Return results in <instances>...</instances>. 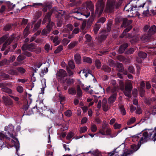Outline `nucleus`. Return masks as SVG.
I'll use <instances>...</instances> for the list:
<instances>
[{"instance_id":"obj_39","label":"nucleus","mask_w":156,"mask_h":156,"mask_svg":"<svg viewBox=\"0 0 156 156\" xmlns=\"http://www.w3.org/2000/svg\"><path fill=\"white\" fill-rule=\"evenodd\" d=\"M41 20L38 21L34 25L33 29L34 31H35L40 27Z\"/></svg>"},{"instance_id":"obj_10","label":"nucleus","mask_w":156,"mask_h":156,"mask_svg":"<svg viewBox=\"0 0 156 156\" xmlns=\"http://www.w3.org/2000/svg\"><path fill=\"white\" fill-rule=\"evenodd\" d=\"M7 85L6 83H0V88L2 89V91L9 94H11L12 93V91L11 89L6 87Z\"/></svg>"},{"instance_id":"obj_26","label":"nucleus","mask_w":156,"mask_h":156,"mask_svg":"<svg viewBox=\"0 0 156 156\" xmlns=\"http://www.w3.org/2000/svg\"><path fill=\"white\" fill-rule=\"evenodd\" d=\"M132 27L131 26H129L120 35V37L121 38L123 37L124 36H125V34L126 33L128 32L129 31L131 30Z\"/></svg>"},{"instance_id":"obj_44","label":"nucleus","mask_w":156,"mask_h":156,"mask_svg":"<svg viewBox=\"0 0 156 156\" xmlns=\"http://www.w3.org/2000/svg\"><path fill=\"white\" fill-rule=\"evenodd\" d=\"M140 39L142 41H147L149 39V36L144 34L140 37Z\"/></svg>"},{"instance_id":"obj_33","label":"nucleus","mask_w":156,"mask_h":156,"mask_svg":"<svg viewBox=\"0 0 156 156\" xmlns=\"http://www.w3.org/2000/svg\"><path fill=\"white\" fill-rule=\"evenodd\" d=\"M66 83L69 85H70L73 84L74 82V80L73 79L67 78L66 79Z\"/></svg>"},{"instance_id":"obj_7","label":"nucleus","mask_w":156,"mask_h":156,"mask_svg":"<svg viewBox=\"0 0 156 156\" xmlns=\"http://www.w3.org/2000/svg\"><path fill=\"white\" fill-rule=\"evenodd\" d=\"M57 76L60 79V82L62 83H65L66 82V79L64 77L67 76L66 72L64 69H60L57 73Z\"/></svg>"},{"instance_id":"obj_47","label":"nucleus","mask_w":156,"mask_h":156,"mask_svg":"<svg viewBox=\"0 0 156 156\" xmlns=\"http://www.w3.org/2000/svg\"><path fill=\"white\" fill-rule=\"evenodd\" d=\"M63 49V46L62 45H60L56 49L55 51L54 52L55 53H57L60 52Z\"/></svg>"},{"instance_id":"obj_14","label":"nucleus","mask_w":156,"mask_h":156,"mask_svg":"<svg viewBox=\"0 0 156 156\" xmlns=\"http://www.w3.org/2000/svg\"><path fill=\"white\" fill-rule=\"evenodd\" d=\"M67 29H64L63 33H65L66 32L67 33L66 34H64L63 36L66 37L67 36V35L69 33V31H71L73 28V27L72 25L70 24H68L67 26Z\"/></svg>"},{"instance_id":"obj_9","label":"nucleus","mask_w":156,"mask_h":156,"mask_svg":"<svg viewBox=\"0 0 156 156\" xmlns=\"http://www.w3.org/2000/svg\"><path fill=\"white\" fill-rule=\"evenodd\" d=\"M116 2L112 1H108L106 5V9L111 11L114 8H117L118 5Z\"/></svg>"},{"instance_id":"obj_18","label":"nucleus","mask_w":156,"mask_h":156,"mask_svg":"<svg viewBox=\"0 0 156 156\" xmlns=\"http://www.w3.org/2000/svg\"><path fill=\"white\" fill-rule=\"evenodd\" d=\"M107 101L106 99H104L102 100V106L104 111L106 112L108 110V107L107 105Z\"/></svg>"},{"instance_id":"obj_48","label":"nucleus","mask_w":156,"mask_h":156,"mask_svg":"<svg viewBox=\"0 0 156 156\" xmlns=\"http://www.w3.org/2000/svg\"><path fill=\"white\" fill-rule=\"evenodd\" d=\"M43 5V4L41 3H33L32 5L30 6L32 7H34L35 8L39 6Z\"/></svg>"},{"instance_id":"obj_60","label":"nucleus","mask_w":156,"mask_h":156,"mask_svg":"<svg viewBox=\"0 0 156 156\" xmlns=\"http://www.w3.org/2000/svg\"><path fill=\"white\" fill-rule=\"evenodd\" d=\"M65 114L66 116L69 117L71 115L72 112L70 110H67L65 112Z\"/></svg>"},{"instance_id":"obj_5","label":"nucleus","mask_w":156,"mask_h":156,"mask_svg":"<svg viewBox=\"0 0 156 156\" xmlns=\"http://www.w3.org/2000/svg\"><path fill=\"white\" fill-rule=\"evenodd\" d=\"M139 148V147L135 144L131 145V150L125 149V151L121 156H127L133 153L134 152L137 151Z\"/></svg>"},{"instance_id":"obj_55","label":"nucleus","mask_w":156,"mask_h":156,"mask_svg":"<svg viewBox=\"0 0 156 156\" xmlns=\"http://www.w3.org/2000/svg\"><path fill=\"white\" fill-rule=\"evenodd\" d=\"M7 38V36H5L1 37L0 38V45L3 43Z\"/></svg>"},{"instance_id":"obj_42","label":"nucleus","mask_w":156,"mask_h":156,"mask_svg":"<svg viewBox=\"0 0 156 156\" xmlns=\"http://www.w3.org/2000/svg\"><path fill=\"white\" fill-rule=\"evenodd\" d=\"M121 113L123 115H124L126 114V112L125 110L124 107L122 105H120L119 106Z\"/></svg>"},{"instance_id":"obj_2","label":"nucleus","mask_w":156,"mask_h":156,"mask_svg":"<svg viewBox=\"0 0 156 156\" xmlns=\"http://www.w3.org/2000/svg\"><path fill=\"white\" fill-rule=\"evenodd\" d=\"M136 7L138 9L142 8L144 9L143 12V15L144 16H148L149 15V7L152 3V2L150 0H147L144 1L142 0H138L136 2Z\"/></svg>"},{"instance_id":"obj_28","label":"nucleus","mask_w":156,"mask_h":156,"mask_svg":"<svg viewBox=\"0 0 156 156\" xmlns=\"http://www.w3.org/2000/svg\"><path fill=\"white\" fill-rule=\"evenodd\" d=\"M30 26L28 24L25 28L24 32H23V34L24 36V37H27L29 34L28 30L30 28Z\"/></svg>"},{"instance_id":"obj_27","label":"nucleus","mask_w":156,"mask_h":156,"mask_svg":"<svg viewBox=\"0 0 156 156\" xmlns=\"http://www.w3.org/2000/svg\"><path fill=\"white\" fill-rule=\"evenodd\" d=\"M8 73L12 75H19V73L17 70L12 69L8 71Z\"/></svg>"},{"instance_id":"obj_41","label":"nucleus","mask_w":156,"mask_h":156,"mask_svg":"<svg viewBox=\"0 0 156 156\" xmlns=\"http://www.w3.org/2000/svg\"><path fill=\"white\" fill-rule=\"evenodd\" d=\"M102 69L105 71L108 72H109L111 71V69L108 66L106 65L103 66Z\"/></svg>"},{"instance_id":"obj_59","label":"nucleus","mask_w":156,"mask_h":156,"mask_svg":"<svg viewBox=\"0 0 156 156\" xmlns=\"http://www.w3.org/2000/svg\"><path fill=\"white\" fill-rule=\"evenodd\" d=\"M69 40L66 38L64 39L62 41V43L64 45H67L69 42Z\"/></svg>"},{"instance_id":"obj_13","label":"nucleus","mask_w":156,"mask_h":156,"mask_svg":"<svg viewBox=\"0 0 156 156\" xmlns=\"http://www.w3.org/2000/svg\"><path fill=\"white\" fill-rule=\"evenodd\" d=\"M2 98L5 105L6 106L12 105L13 104L12 100L5 96H3Z\"/></svg>"},{"instance_id":"obj_46","label":"nucleus","mask_w":156,"mask_h":156,"mask_svg":"<svg viewBox=\"0 0 156 156\" xmlns=\"http://www.w3.org/2000/svg\"><path fill=\"white\" fill-rule=\"evenodd\" d=\"M136 120V118L133 117L131 119L128 121L127 122V124L128 125H130L132 124Z\"/></svg>"},{"instance_id":"obj_12","label":"nucleus","mask_w":156,"mask_h":156,"mask_svg":"<svg viewBox=\"0 0 156 156\" xmlns=\"http://www.w3.org/2000/svg\"><path fill=\"white\" fill-rule=\"evenodd\" d=\"M111 133V129H108L106 130L105 128L102 127V128L100 129L99 133H100L103 135H110Z\"/></svg>"},{"instance_id":"obj_30","label":"nucleus","mask_w":156,"mask_h":156,"mask_svg":"<svg viewBox=\"0 0 156 156\" xmlns=\"http://www.w3.org/2000/svg\"><path fill=\"white\" fill-rule=\"evenodd\" d=\"M78 44L77 41H75L71 42L68 45V47L69 48H72L75 46L76 45Z\"/></svg>"},{"instance_id":"obj_1","label":"nucleus","mask_w":156,"mask_h":156,"mask_svg":"<svg viewBox=\"0 0 156 156\" xmlns=\"http://www.w3.org/2000/svg\"><path fill=\"white\" fill-rule=\"evenodd\" d=\"M150 139L156 140V126L154 129L147 130L143 133H140L133 137V141H138L140 144L147 142Z\"/></svg>"},{"instance_id":"obj_29","label":"nucleus","mask_w":156,"mask_h":156,"mask_svg":"<svg viewBox=\"0 0 156 156\" xmlns=\"http://www.w3.org/2000/svg\"><path fill=\"white\" fill-rule=\"evenodd\" d=\"M117 69L119 72H122L124 71V68L122 67V65L121 63H119L117 65Z\"/></svg>"},{"instance_id":"obj_62","label":"nucleus","mask_w":156,"mask_h":156,"mask_svg":"<svg viewBox=\"0 0 156 156\" xmlns=\"http://www.w3.org/2000/svg\"><path fill=\"white\" fill-rule=\"evenodd\" d=\"M85 37L86 39L87 40V41L88 42H90L91 40V36L89 34H86Z\"/></svg>"},{"instance_id":"obj_58","label":"nucleus","mask_w":156,"mask_h":156,"mask_svg":"<svg viewBox=\"0 0 156 156\" xmlns=\"http://www.w3.org/2000/svg\"><path fill=\"white\" fill-rule=\"evenodd\" d=\"M107 35L108 34L105 32L101 33V38L102 39H105L107 37Z\"/></svg>"},{"instance_id":"obj_21","label":"nucleus","mask_w":156,"mask_h":156,"mask_svg":"<svg viewBox=\"0 0 156 156\" xmlns=\"http://www.w3.org/2000/svg\"><path fill=\"white\" fill-rule=\"evenodd\" d=\"M50 39L51 40H53V42L55 43V46L57 45L60 43L59 41H58V37L57 36L54 37L53 36H51L50 37Z\"/></svg>"},{"instance_id":"obj_16","label":"nucleus","mask_w":156,"mask_h":156,"mask_svg":"<svg viewBox=\"0 0 156 156\" xmlns=\"http://www.w3.org/2000/svg\"><path fill=\"white\" fill-rule=\"evenodd\" d=\"M54 11L57 18H58L64 14V12L62 10H58L56 8H54Z\"/></svg>"},{"instance_id":"obj_24","label":"nucleus","mask_w":156,"mask_h":156,"mask_svg":"<svg viewBox=\"0 0 156 156\" xmlns=\"http://www.w3.org/2000/svg\"><path fill=\"white\" fill-rule=\"evenodd\" d=\"M132 22L131 20L128 21L126 19H125L123 20V23L121 25V27H125L128 26L129 24Z\"/></svg>"},{"instance_id":"obj_45","label":"nucleus","mask_w":156,"mask_h":156,"mask_svg":"<svg viewBox=\"0 0 156 156\" xmlns=\"http://www.w3.org/2000/svg\"><path fill=\"white\" fill-rule=\"evenodd\" d=\"M83 61L84 62H87L89 63H91L92 62V59L89 57H83Z\"/></svg>"},{"instance_id":"obj_64","label":"nucleus","mask_w":156,"mask_h":156,"mask_svg":"<svg viewBox=\"0 0 156 156\" xmlns=\"http://www.w3.org/2000/svg\"><path fill=\"white\" fill-rule=\"evenodd\" d=\"M58 96L61 102L65 100V97L61 94V93L59 94Z\"/></svg>"},{"instance_id":"obj_40","label":"nucleus","mask_w":156,"mask_h":156,"mask_svg":"<svg viewBox=\"0 0 156 156\" xmlns=\"http://www.w3.org/2000/svg\"><path fill=\"white\" fill-rule=\"evenodd\" d=\"M77 95L78 96H80L82 95V91L80 89V87L79 86H77Z\"/></svg>"},{"instance_id":"obj_61","label":"nucleus","mask_w":156,"mask_h":156,"mask_svg":"<svg viewBox=\"0 0 156 156\" xmlns=\"http://www.w3.org/2000/svg\"><path fill=\"white\" fill-rule=\"evenodd\" d=\"M41 83H43L44 84L43 85V88H41L42 91H43V94L44 93V88L46 87V81L45 79L42 80H41Z\"/></svg>"},{"instance_id":"obj_31","label":"nucleus","mask_w":156,"mask_h":156,"mask_svg":"<svg viewBox=\"0 0 156 156\" xmlns=\"http://www.w3.org/2000/svg\"><path fill=\"white\" fill-rule=\"evenodd\" d=\"M16 69L18 71L19 73H20L21 74H23L26 72L25 69L22 67H17L16 68Z\"/></svg>"},{"instance_id":"obj_32","label":"nucleus","mask_w":156,"mask_h":156,"mask_svg":"<svg viewBox=\"0 0 156 156\" xmlns=\"http://www.w3.org/2000/svg\"><path fill=\"white\" fill-rule=\"evenodd\" d=\"M90 71H89V70L88 69H87V70L86 69H84L83 70H81V71H80L79 73V74H80V73L81 72L83 74H84V76H85V77H87V75H88V73H87V72L88 73H90Z\"/></svg>"},{"instance_id":"obj_22","label":"nucleus","mask_w":156,"mask_h":156,"mask_svg":"<svg viewBox=\"0 0 156 156\" xmlns=\"http://www.w3.org/2000/svg\"><path fill=\"white\" fill-rule=\"evenodd\" d=\"M128 44H125L122 45L119 50V53H122L125 51V49L128 47Z\"/></svg>"},{"instance_id":"obj_17","label":"nucleus","mask_w":156,"mask_h":156,"mask_svg":"<svg viewBox=\"0 0 156 156\" xmlns=\"http://www.w3.org/2000/svg\"><path fill=\"white\" fill-rule=\"evenodd\" d=\"M51 14L52 13L51 12H48L46 14V15L43 20L42 23L43 24H44L46 23L47 20H48V22H50L51 21L50 17Z\"/></svg>"},{"instance_id":"obj_34","label":"nucleus","mask_w":156,"mask_h":156,"mask_svg":"<svg viewBox=\"0 0 156 156\" xmlns=\"http://www.w3.org/2000/svg\"><path fill=\"white\" fill-rule=\"evenodd\" d=\"M68 92L69 94H75L76 93V91L74 88H70L68 89Z\"/></svg>"},{"instance_id":"obj_51","label":"nucleus","mask_w":156,"mask_h":156,"mask_svg":"<svg viewBox=\"0 0 156 156\" xmlns=\"http://www.w3.org/2000/svg\"><path fill=\"white\" fill-rule=\"evenodd\" d=\"M81 86L83 89L84 90L87 91L89 89V88L90 87V86H85L83 84H81Z\"/></svg>"},{"instance_id":"obj_23","label":"nucleus","mask_w":156,"mask_h":156,"mask_svg":"<svg viewBox=\"0 0 156 156\" xmlns=\"http://www.w3.org/2000/svg\"><path fill=\"white\" fill-rule=\"evenodd\" d=\"M74 58L77 64H79L80 63L81 58L79 54H76L74 56Z\"/></svg>"},{"instance_id":"obj_11","label":"nucleus","mask_w":156,"mask_h":156,"mask_svg":"<svg viewBox=\"0 0 156 156\" xmlns=\"http://www.w3.org/2000/svg\"><path fill=\"white\" fill-rule=\"evenodd\" d=\"M35 47L34 46V44L31 43L30 44L28 45L27 44H24L22 47V49L23 50H26L28 49L31 51H34Z\"/></svg>"},{"instance_id":"obj_19","label":"nucleus","mask_w":156,"mask_h":156,"mask_svg":"<svg viewBox=\"0 0 156 156\" xmlns=\"http://www.w3.org/2000/svg\"><path fill=\"white\" fill-rule=\"evenodd\" d=\"M117 95L116 93L114 94L109 98L108 101L109 103L112 104L115 101Z\"/></svg>"},{"instance_id":"obj_50","label":"nucleus","mask_w":156,"mask_h":156,"mask_svg":"<svg viewBox=\"0 0 156 156\" xmlns=\"http://www.w3.org/2000/svg\"><path fill=\"white\" fill-rule=\"evenodd\" d=\"M17 91L19 93H22L23 90V89L22 86H19L17 87L16 88Z\"/></svg>"},{"instance_id":"obj_56","label":"nucleus","mask_w":156,"mask_h":156,"mask_svg":"<svg viewBox=\"0 0 156 156\" xmlns=\"http://www.w3.org/2000/svg\"><path fill=\"white\" fill-rule=\"evenodd\" d=\"M35 48L34 49V51H35L36 53L38 54L40 53L41 51V48L39 47L37 48L34 45Z\"/></svg>"},{"instance_id":"obj_54","label":"nucleus","mask_w":156,"mask_h":156,"mask_svg":"<svg viewBox=\"0 0 156 156\" xmlns=\"http://www.w3.org/2000/svg\"><path fill=\"white\" fill-rule=\"evenodd\" d=\"M121 124H119L117 122L115 123L114 125L113 126L115 129H119L121 127Z\"/></svg>"},{"instance_id":"obj_3","label":"nucleus","mask_w":156,"mask_h":156,"mask_svg":"<svg viewBox=\"0 0 156 156\" xmlns=\"http://www.w3.org/2000/svg\"><path fill=\"white\" fill-rule=\"evenodd\" d=\"M120 88L122 90H123V92L126 96L130 97L131 96V90L132 88V84L129 81L126 82L125 83V89L124 88V83L122 81L119 82Z\"/></svg>"},{"instance_id":"obj_52","label":"nucleus","mask_w":156,"mask_h":156,"mask_svg":"<svg viewBox=\"0 0 156 156\" xmlns=\"http://www.w3.org/2000/svg\"><path fill=\"white\" fill-rule=\"evenodd\" d=\"M43 7H47L48 9H50L51 7V3L48 2H45L44 4H43Z\"/></svg>"},{"instance_id":"obj_36","label":"nucleus","mask_w":156,"mask_h":156,"mask_svg":"<svg viewBox=\"0 0 156 156\" xmlns=\"http://www.w3.org/2000/svg\"><path fill=\"white\" fill-rule=\"evenodd\" d=\"M138 56L140 58H145L147 56V54L144 52H140L138 54Z\"/></svg>"},{"instance_id":"obj_6","label":"nucleus","mask_w":156,"mask_h":156,"mask_svg":"<svg viewBox=\"0 0 156 156\" xmlns=\"http://www.w3.org/2000/svg\"><path fill=\"white\" fill-rule=\"evenodd\" d=\"M136 5H135L134 6H132L129 8V9H127V6H126L124 9V10H126V11H128V12H131V13L132 14V15L129 16H128V17H135L136 16H139L140 15V14L139 12L136 11V9L137 8L138 9H139L138 7H136Z\"/></svg>"},{"instance_id":"obj_38","label":"nucleus","mask_w":156,"mask_h":156,"mask_svg":"<svg viewBox=\"0 0 156 156\" xmlns=\"http://www.w3.org/2000/svg\"><path fill=\"white\" fill-rule=\"evenodd\" d=\"M90 129L93 132H95L97 130V128L96 125L93 124H91L90 127Z\"/></svg>"},{"instance_id":"obj_25","label":"nucleus","mask_w":156,"mask_h":156,"mask_svg":"<svg viewBox=\"0 0 156 156\" xmlns=\"http://www.w3.org/2000/svg\"><path fill=\"white\" fill-rule=\"evenodd\" d=\"M49 25H48L46 28L43 30L42 32V34L43 35H46L49 33L51 31V29L50 28H49Z\"/></svg>"},{"instance_id":"obj_4","label":"nucleus","mask_w":156,"mask_h":156,"mask_svg":"<svg viewBox=\"0 0 156 156\" xmlns=\"http://www.w3.org/2000/svg\"><path fill=\"white\" fill-rule=\"evenodd\" d=\"M104 4L103 0H98L96 4L95 13L100 16L102 13L104 8Z\"/></svg>"},{"instance_id":"obj_20","label":"nucleus","mask_w":156,"mask_h":156,"mask_svg":"<svg viewBox=\"0 0 156 156\" xmlns=\"http://www.w3.org/2000/svg\"><path fill=\"white\" fill-rule=\"evenodd\" d=\"M156 33V26L153 25L150 28L148 31V34L150 35H151Z\"/></svg>"},{"instance_id":"obj_43","label":"nucleus","mask_w":156,"mask_h":156,"mask_svg":"<svg viewBox=\"0 0 156 156\" xmlns=\"http://www.w3.org/2000/svg\"><path fill=\"white\" fill-rule=\"evenodd\" d=\"M87 129V128L86 126H84L82 127H80V132L82 133L85 132Z\"/></svg>"},{"instance_id":"obj_15","label":"nucleus","mask_w":156,"mask_h":156,"mask_svg":"<svg viewBox=\"0 0 156 156\" xmlns=\"http://www.w3.org/2000/svg\"><path fill=\"white\" fill-rule=\"evenodd\" d=\"M13 36H11L5 42L4 44L3 47L1 49V50L2 51H4L6 46L9 44L13 40Z\"/></svg>"},{"instance_id":"obj_35","label":"nucleus","mask_w":156,"mask_h":156,"mask_svg":"<svg viewBox=\"0 0 156 156\" xmlns=\"http://www.w3.org/2000/svg\"><path fill=\"white\" fill-rule=\"evenodd\" d=\"M95 65L97 69H100L101 66V63L100 61L98 59L96 60L95 62Z\"/></svg>"},{"instance_id":"obj_49","label":"nucleus","mask_w":156,"mask_h":156,"mask_svg":"<svg viewBox=\"0 0 156 156\" xmlns=\"http://www.w3.org/2000/svg\"><path fill=\"white\" fill-rule=\"evenodd\" d=\"M74 133L70 132L68 134L66 138L67 140H70L74 136Z\"/></svg>"},{"instance_id":"obj_53","label":"nucleus","mask_w":156,"mask_h":156,"mask_svg":"<svg viewBox=\"0 0 156 156\" xmlns=\"http://www.w3.org/2000/svg\"><path fill=\"white\" fill-rule=\"evenodd\" d=\"M100 26L99 25L96 24L94 28V31L95 34H97L100 29Z\"/></svg>"},{"instance_id":"obj_63","label":"nucleus","mask_w":156,"mask_h":156,"mask_svg":"<svg viewBox=\"0 0 156 156\" xmlns=\"http://www.w3.org/2000/svg\"><path fill=\"white\" fill-rule=\"evenodd\" d=\"M139 35H136L134 37H133V40L134 41H131L132 43L133 42H137L139 40Z\"/></svg>"},{"instance_id":"obj_57","label":"nucleus","mask_w":156,"mask_h":156,"mask_svg":"<svg viewBox=\"0 0 156 156\" xmlns=\"http://www.w3.org/2000/svg\"><path fill=\"white\" fill-rule=\"evenodd\" d=\"M25 59V57L23 56H19L17 58V60L18 61L20 62L23 60Z\"/></svg>"},{"instance_id":"obj_37","label":"nucleus","mask_w":156,"mask_h":156,"mask_svg":"<svg viewBox=\"0 0 156 156\" xmlns=\"http://www.w3.org/2000/svg\"><path fill=\"white\" fill-rule=\"evenodd\" d=\"M68 64L69 67L72 69H73L75 68V65L73 61H69Z\"/></svg>"},{"instance_id":"obj_8","label":"nucleus","mask_w":156,"mask_h":156,"mask_svg":"<svg viewBox=\"0 0 156 156\" xmlns=\"http://www.w3.org/2000/svg\"><path fill=\"white\" fill-rule=\"evenodd\" d=\"M86 5L87 10L86 12H84L83 14L85 16L86 18H87L89 16L90 14V11L88 9L91 11H93L94 5L91 2H86Z\"/></svg>"}]
</instances>
